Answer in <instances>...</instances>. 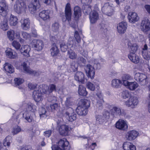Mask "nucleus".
Here are the masks:
<instances>
[{
  "label": "nucleus",
  "mask_w": 150,
  "mask_h": 150,
  "mask_svg": "<svg viewBox=\"0 0 150 150\" xmlns=\"http://www.w3.org/2000/svg\"><path fill=\"white\" fill-rule=\"evenodd\" d=\"M47 88V86L45 85H41L39 86V90L38 91L35 90L33 92V97L35 101L38 102L41 100L42 94L46 93L47 92L45 88Z\"/></svg>",
  "instance_id": "nucleus-1"
},
{
  "label": "nucleus",
  "mask_w": 150,
  "mask_h": 150,
  "mask_svg": "<svg viewBox=\"0 0 150 150\" xmlns=\"http://www.w3.org/2000/svg\"><path fill=\"white\" fill-rule=\"evenodd\" d=\"M73 37H70L68 39L67 45L65 43H62L60 45V47L61 51L63 52L66 51L68 48H75L77 46L75 40H73Z\"/></svg>",
  "instance_id": "nucleus-2"
},
{
  "label": "nucleus",
  "mask_w": 150,
  "mask_h": 150,
  "mask_svg": "<svg viewBox=\"0 0 150 150\" xmlns=\"http://www.w3.org/2000/svg\"><path fill=\"white\" fill-rule=\"evenodd\" d=\"M134 78L137 81H138L142 85L144 86L148 83L147 76L142 73H136L134 74Z\"/></svg>",
  "instance_id": "nucleus-3"
},
{
  "label": "nucleus",
  "mask_w": 150,
  "mask_h": 150,
  "mask_svg": "<svg viewBox=\"0 0 150 150\" xmlns=\"http://www.w3.org/2000/svg\"><path fill=\"white\" fill-rule=\"evenodd\" d=\"M64 115L69 121L73 122L76 119L77 115L74 109L69 107L67 109L64 114Z\"/></svg>",
  "instance_id": "nucleus-4"
},
{
  "label": "nucleus",
  "mask_w": 150,
  "mask_h": 150,
  "mask_svg": "<svg viewBox=\"0 0 150 150\" xmlns=\"http://www.w3.org/2000/svg\"><path fill=\"white\" fill-rule=\"evenodd\" d=\"M25 7L26 5L24 0H16L14 6V10L17 13L19 14Z\"/></svg>",
  "instance_id": "nucleus-5"
},
{
  "label": "nucleus",
  "mask_w": 150,
  "mask_h": 150,
  "mask_svg": "<svg viewBox=\"0 0 150 150\" xmlns=\"http://www.w3.org/2000/svg\"><path fill=\"white\" fill-rule=\"evenodd\" d=\"M138 103L139 100L137 97L132 96L128 100L125 102V104L127 106L133 108L138 105Z\"/></svg>",
  "instance_id": "nucleus-6"
},
{
  "label": "nucleus",
  "mask_w": 150,
  "mask_h": 150,
  "mask_svg": "<svg viewBox=\"0 0 150 150\" xmlns=\"http://www.w3.org/2000/svg\"><path fill=\"white\" fill-rule=\"evenodd\" d=\"M65 16L62 18V21L65 22L67 20L70 24L69 21L71 19V12L70 4L69 3H67L65 6Z\"/></svg>",
  "instance_id": "nucleus-7"
},
{
  "label": "nucleus",
  "mask_w": 150,
  "mask_h": 150,
  "mask_svg": "<svg viewBox=\"0 0 150 150\" xmlns=\"http://www.w3.org/2000/svg\"><path fill=\"white\" fill-rule=\"evenodd\" d=\"M28 6L31 13L33 14L40 8V5L38 0H32Z\"/></svg>",
  "instance_id": "nucleus-8"
},
{
  "label": "nucleus",
  "mask_w": 150,
  "mask_h": 150,
  "mask_svg": "<svg viewBox=\"0 0 150 150\" xmlns=\"http://www.w3.org/2000/svg\"><path fill=\"white\" fill-rule=\"evenodd\" d=\"M140 28L144 33H146L150 30V22L148 18H144L143 19L141 23Z\"/></svg>",
  "instance_id": "nucleus-9"
},
{
  "label": "nucleus",
  "mask_w": 150,
  "mask_h": 150,
  "mask_svg": "<svg viewBox=\"0 0 150 150\" xmlns=\"http://www.w3.org/2000/svg\"><path fill=\"white\" fill-rule=\"evenodd\" d=\"M51 12L50 10H44L39 13V15L43 21L47 22L49 21L51 18Z\"/></svg>",
  "instance_id": "nucleus-10"
},
{
  "label": "nucleus",
  "mask_w": 150,
  "mask_h": 150,
  "mask_svg": "<svg viewBox=\"0 0 150 150\" xmlns=\"http://www.w3.org/2000/svg\"><path fill=\"white\" fill-rule=\"evenodd\" d=\"M110 112L112 115L115 117H118L122 114L124 115L123 110L118 106H113L110 110Z\"/></svg>",
  "instance_id": "nucleus-11"
},
{
  "label": "nucleus",
  "mask_w": 150,
  "mask_h": 150,
  "mask_svg": "<svg viewBox=\"0 0 150 150\" xmlns=\"http://www.w3.org/2000/svg\"><path fill=\"white\" fill-rule=\"evenodd\" d=\"M96 101V106L99 109H101L103 108V104L104 103L103 95L101 93L98 92L96 94L95 96Z\"/></svg>",
  "instance_id": "nucleus-12"
},
{
  "label": "nucleus",
  "mask_w": 150,
  "mask_h": 150,
  "mask_svg": "<svg viewBox=\"0 0 150 150\" xmlns=\"http://www.w3.org/2000/svg\"><path fill=\"white\" fill-rule=\"evenodd\" d=\"M31 45L33 48L37 51L41 50L44 46L43 42L41 40L36 39L33 40Z\"/></svg>",
  "instance_id": "nucleus-13"
},
{
  "label": "nucleus",
  "mask_w": 150,
  "mask_h": 150,
  "mask_svg": "<svg viewBox=\"0 0 150 150\" xmlns=\"http://www.w3.org/2000/svg\"><path fill=\"white\" fill-rule=\"evenodd\" d=\"M139 134V132L137 131L132 130L126 133L125 138L127 140L132 141L135 139Z\"/></svg>",
  "instance_id": "nucleus-14"
},
{
  "label": "nucleus",
  "mask_w": 150,
  "mask_h": 150,
  "mask_svg": "<svg viewBox=\"0 0 150 150\" xmlns=\"http://www.w3.org/2000/svg\"><path fill=\"white\" fill-rule=\"evenodd\" d=\"M85 70L88 77L91 79H93L95 73V68L94 67L90 64H87Z\"/></svg>",
  "instance_id": "nucleus-15"
},
{
  "label": "nucleus",
  "mask_w": 150,
  "mask_h": 150,
  "mask_svg": "<svg viewBox=\"0 0 150 150\" xmlns=\"http://www.w3.org/2000/svg\"><path fill=\"white\" fill-rule=\"evenodd\" d=\"M8 9L5 0H1L0 1V15L5 16L8 12Z\"/></svg>",
  "instance_id": "nucleus-16"
},
{
  "label": "nucleus",
  "mask_w": 150,
  "mask_h": 150,
  "mask_svg": "<svg viewBox=\"0 0 150 150\" xmlns=\"http://www.w3.org/2000/svg\"><path fill=\"white\" fill-rule=\"evenodd\" d=\"M57 145L60 148H62L64 150H69L70 146L69 145V142L65 138L61 139L57 143Z\"/></svg>",
  "instance_id": "nucleus-17"
},
{
  "label": "nucleus",
  "mask_w": 150,
  "mask_h": 150,
  "mask_svg": "<svg viewBox=\"0 0 150 150\" xmlns=\"http://www.w3.org/2000/svg\"><path fill=\"white\" fill-rule=\"evenodd\" d=\"M74 78L75 80L83 84L86 81L84 74L81 71H78L76 73L74 74Z\"/></svg>",
  "instance_id": "nucleus-18"
},
{
  "label": "nucleus",
  "mask_w": 150,
  "mask_h": 150,
  "mask_svg": "<svg viewBox=\"0 0 150 150\" xmlns=\"http://www.w3.org/2000/svg\"><path fill=\"white\" fill-rule=\"evenodd\" d=\"M115 127L117 129L122 130H126L128 128V125L126 122L121 119L119 120L116 122Z\"/></svg>",
  "instance_id": "nucleus-19"
},
{
  "label": "nucleus",
  "mask_w": 150,
  "mask_h": 150,
  "mask_svg": "<svg viewBox=\"0 0 150 150\" xmlns=\"http://www.w3.org/2000/svg\"><path fill=\"white\" fill-rule=\"evenodd\" d=\"M127 18L129 22L131 23H135L139 19L137 14L135 12H129Z\"/></svg>",
  "instance_id": "nucleus-20"
},
{
  "label": "nucleus",
  "mask_w": 150,
  "mask_h": 150,
  "mask_svg": "<svg viewBox=\"0 0 150 150\" xmlns=\"http://www.w3.org/2000/svg\"><path fill=\"white\" fill-rule=\"evenodd\" d=\"M149 50L146 44H145L142 48V56L144 59L147 60L150 59Z\"/></svg>",
  "instance_id": "nucleus-21"
},
{
  "label": "nucleus",
  "mask_w": 150,
  "mask_h": 150,
  "mask_svg": "<svg viewBox=\"0 0 150 150\" xmlns=\"http://www.w3.org/2000/svg\"><path fill=\"white\" fill-rule=\"evenodd\" d=\"M127 27V23L126 22H122L120 23L117 26L118 32L120 34L124 33Z\"/></svg>",
  "instance_id": "nucleus-22"
},
{
  "label": "nucleus",
  "mask_w": 150,
  "mask_h": 150,
  "mask_svg": "<svg viewBox=\"0 0 150 150\" xmlns=\"http://www.w3.org/2000/svg\"><path fill=\"white\" fill-rule=\"evenodd\" d=\"M29 62L28 60L23 62L22 65L23 66L24 70L27 73L34 74V76H37L38 73L36 71H33L27 66L28 64H29Z\"/></svg>",
  "instance_id": "nucleus-23"
},
{
  "label": "nucleus",
  "mask_w": 150,
  "mask_h": 150,
  "mask_svg": "<svg viewBox=\"0 0 150 150\" xmlns=\"http://www.w3.org/2000/svg\"><path fill=\"white\" fill-rule=\"evenodd\" d=\"M124 86L130 90L134 91L138 87L139 85L135 81L131 82L125 81L124 82Z\"/></svg>",
  "instance_id": "nucleus-24"
},
{
  "label": "nucleus",
  "mask_w": 150,
  "mask_h": 150,
  "mask_svg": "<svg viewBox=\"0 0 150 150\" xmlns=\"http://www.w3.org/2000/svg\"><path fill=\"white\" fill-rule=\"evenodd\" d=\"M59 130L60 134L62 135L67 136L69 132V127L66 125H62L59 128Z\"/></svg>",
  "instance_id": "nucleus-25"
},
{
  "label": "nucleus",
  "mask_w": 150,
  "mask_h": 150,
  "mask_svg": "<svg viewBox=\"0 0 150 150\" xmlns=\"http://www.w3.org/2000/svg\"><path fill=\"white\" fill-rule=\"evenodd\" d=\"M30 50V48L28 45H22L20 51L21 53L24 56L28 57L30 56L29 52Z\"/></svg>",
  "instance_id": "nucleus-26"
},
{
  "label": "nucleus",
  "mask_w": 150,
  "mask_h": 150,
  "mask_svg": "<svg viewBox=\"0 0 150 150\" xmlns=\"http://www.w3.org/2000/svg\"><path fill=\"white\" fill-rule=\"evenodd\" d=\"M89 18L91 23H94L98 19L99 15L97 12L93 10L90 13Z\"/></svg>",
  "instance_id": "nucleus-27"
},
{
  "label": "nucleus",
  "mask_w": 150,
  "mask_h": 150,
  "mask_svg": "<svg viewBox=\"0 0 150 150\" xmlns=\"http://www.w3.org/2000/svg\"><path fill=\"white\" fill-rule=\"evenodd\" d=\"M124 150H136L135 146L132 143L129 142H124L123 145Z\"/></svg>",
  "instance_id": "nucleus-28"
},
{
  "label": "nucleus",
  "mask_w": 150,
  "mask_h": 150,
  "mask_svg": "<svg viewBox=\"0 0 150 150\" xmlns=\"http://www.w3.org/2000/svg\"><path fill=\"white\" fill-rule=\"evenodd\" d=\"M76 111L79 115L84 116L87 114L88 110L86 108L79 106L76 109Z\"/></svg>",
  "instance_id": "nucleus-29"
},
{
  "label": "nucleus",
  "mask_w": 150,
  "mask_h": 150,
  "mask_svg": "<svg viewBox=\"0 0 150 150\" xmlns=\"http://www.w3.org/2000/svg\"><path fill=\"white\" fill-rule=\"evenodd\" d=\"M21 27L24 30H27L30 28V21L28 18L24 19L21 22Z\"/></svg>",
  "instance_id": "nucleus-30"
},
{
  "label": "nucleus",
  "mask_w": 150,
  "mask_h": 150,
  "mask_svg": "<svg viewBox=\"0 0 150 150\" xmlns=\"http://www.w3.org/2000/svg\"><path fill=\"white\" fill-rule=\"evenodd\" d=\"M128 56L129 59L135 64H137L139 62V57L135 53H129Z\"/></svg>",
  "instance_id": "nucleus-31"
},
{
  "label": "nucleus",
  "mask_w": 150,
  "mask_h": 150,
  "mask_svg": "<svg viewBox=\"0 0 150 150\" xmlns=\"http://www.w3.org/2000/svg\"><path fill=\"white\" fill-rule=\"evenodd\" d=\"M4 69L7 72L9 73H12L14 72V69L11 64L6 63L4 65Z\"/></svg>",
  "instance_id": "nucleus-32"
},
{
  "label": "nucleus",
  "mask_w": 150,
  "mask_h": 150,
  "mask_svg": "<svg viewBox=\"0 0 150 150\" xmlns=\"http://www.w3.org/2000/svg\"><path fill=\"white\" fill-rule=\"evenodd\" d=\"M50 51L51 55L53 57L57 56L59 52V49L55 44H53L50 50Z\"/></svg>",
  "instance_id": "nucleus-33"
},
{
  "label": "nucleus",
  "mask_w": 150,
  "mask_h": 150,
  "mask_svg": "<svg viewBox=\"0 0 150 150\" xmlns=\"http://www.w3.org/2000/svg\"><path fill=\"white\" fill-rule=\"evenodd\" d=\"M78 92L79 95L83 96H86L87 93L86 88L82 85H79Z\"/></svg>",
  "instance_id": "nucleus-34"
},
{
  "label": "nucleus",
  "mask_w": 150,
  "mask_h": 150,
  "mask_svg": "<svg viewBox=\"0 0 150 150\" xmlns=\"http://www.w3.org/2000/svg\"><path fill=\"white\" fill-rule=\"evenodd\" d=\"M39 114L40 119L42 120L46 119L48 116L47 112L43 108H41L40 109Z\"/></svg>",
  "instance_id": "nucleus-35"
},
{
  "label": "nucleus",
  "mask_w": 150,
  "mask_h": 150,
  "mask_svg": "<svg viewBox=\"0 0 150 150\" xmlns=\"http://www.w3.org/2000/svg\"><path fill=\"white\" fill-rule=\"evenodd\" d=\"M79 106L88 109L90 106V101L86 99H81L79 102Z\"/></svg>",
  "instance_id": "nucleus-36"
},
{
  "label": "nucleus",
  "mask_w": 150,
  "mask_h": 150,
  "mask_svg": "<svg viewBox=\"0 0 150 150\" xmlns=\"http://www.w3.org/2000/svg\"><path fill=\"white\" fill-rule=\"evenodd\" d=\"M128 47L130 50L129 53H135L138 48V46L136 44H128Z\"/></svg>",
  "instance_id": "nucleus-37"
},
{
  "label": "nucleus",
  "mask_w": 150,
  "mask_h": 150,
  "mask_svg": "<svg viewBox=\"0 0 150 150\" xmlns=\"http://www.w3.org/2000/svg\"><path fill=\"white\" fill-rule=\"evenodd\" d=\"M8 21L6 18H4L0 23V28L4 31H6L8 29Z\"/></svg>",
  "instance_id": "nucleus-38"
},
{
  "label": "nucleus",
  "mask_w": 150,
  "mask_h": 150,
  "mask_svg": "<svg viewBox=\"0 0 150 150\" xmlns=\"http://www.w3.org/2000/svg\"><path fill=\"white\" fill-rule=\"evenodd\" d=\"M17 17L12 15H11L9 19V22L11 25H16L18 23Z\"/></svg>",
  "instance_id": "nucleus-39"
},
{
  "label": "nucleus",
  "mask_w": 150,
  "mask_h": 150,
  "mask_svg": "<svg viewBox=\"0 0 150 150\" xmlns=\"http://www.w3.org/2000/svg\"><path fill=\"white\" fill-rule=\"evenodd\" d=\"M122 83V81L117 79H113L112 81L111 85L112 87L114 88H118Z\"/></svg>",
  "instance_id": "nucleus-40"
},
{
  "label": "nucleus",
  "mask_w": 150,
  "mask_h": 150,
  "mask_svg": "<svg viewBox=\"0 0 150 150\" xmlns=\"http://www.w3.org/2000/svg\"><path fill=\"white\" fill-rule=\"evenodd\" d=\"M74 14L75 18L77 19L81 15V8L78 6L74 7Z\"/></svg>",
  "instance_id": "nucleus-41"
},
{
  "label": "nucleus",
  "mask_w": 150,
  "mask_h": 150,
  "mask_svg": "<svg viewBox=\"0 0 150 150\" xmlns=\"http://www.w3.org/2000/svg\"><path fill=\"white\" fill-rule=\"evenodd\" d=\"M100 32L103 35H105L107 31V29L105 25L103 23H101L99 25Z\"/></svg>",
  "instance_id": "nucleus-42"
},
{
  "label": "nucleus",
  "mask_w": 150,
  "mask_h": 150,
  "mask_svg": "<svg viewBox=\"0 0 150 150\" xmlns=\"http://www.w3.org/2000/svg\"><path fill=\"white\" fill-rule=\"evenodd\" d=\"M83 12L85 15H88L91 12V6H90L85 5L83 7Z\"/></svg>",
  "instance_id": "nucleus-43"
},
{
  "label": "nucleus",
  "mask_w": 150,
  "mask_h": 150,
  "mask_svg": "<svg viewBox=\"0 0 150 150\" xmlns=\"http://www.w3.org/2000/svg\"><path fill=\"white\" fill-rule=\"evenodd\" d=\"M74 103L72 98L70 97L67 98L65 101V105L67 107L72 106Z\"/></svg>",
  "instance_id": "nucleus-44"
},
{
  "label": "nucleus",
  "mask_w": 150,
  "mask_h": 150,
  "mask_svg": "<svg viewBox=\"0 0 150 150\" xmlns=\"http://www.w3.org/2000/svg\"><path fill=\"white\" fill-rule=\"evenodd\" d=\"M11 137L10 136H8L3 141V144L4 146H9L11 141Z\"/></svg>",
  "instance_id": "nucleus-45"
},
{
  "label": "nucleus",
  "mask_w": 150,
  "mask_h": 150,
  "mask_svg": "<svg viewBox=\"0 0 150 150\" xmlns=\"http://www.w3.org/2000/svg\"><path fill=\"white\" fill-rule=\"evenodd\" d=\"M6 56L10 58L15 59L17 57V54L16 53L13 54L12 52L10 51H6Z\"/></svg>",
  "instance_id": "nucleus-46"
},
{
  "label": "nucleus",
  "mask_w": 150,
  "mask_h": 150,
  "mask_svg": "<svg viewBox=\"0 0 150 150\" xmlns=\"http://www.w3.org/2000/svg\"><path fill=\"white\" fill-rule=\"evenodd\" d=\"M68 54L69 57L71 59H75L77 57V54L74 51L71 49L68 52Z\"/></svg>",
  "instance_id": "nucleus-47"
},
{
  "label": "nucleus",
  "mask_w": 150,
  "mask_h": 150,
  "mask_svg": "<svg viewBox=\"0 0 150 150\" xmlns=\"http://www.w3.org/2000/svg\"><path fill=\"white\" fill-rule=\"evenodd\" d=\"M77 62L78 64L82 66H84L86 63V60L83 58L81 57H79L78 58Z\"/></svg>",
  "instance_id": "nucleus-48"
},
{
  "label": "nucleus",
  "mask_w": 150,
  "mask_h": 150,
  "mask_svg": "<svg viewBox=\"0 0 150 150\" xmlns=\"http://www.w3.org/2000/svg\"><path fill=\"white\" fill-rule=\"evenodd\" d=\"M110 9V6L108 3H106L104 4V6L102 8V10L103 12L105 13H108V11Z\"/></svg>",
  "instance_id": "nucleus-49"
},
{
  "label": "nucleus",
  "mask_w": 150,
  "mask_h": 150,
  "mask_svg": "<svg viewBox=\"0 0 150 150\" xmlns=\"http://www.w3.org/2000/svg\"><path fill=\"white\" fill-rule=\"evenodd\" d=\"M96 118L97 123L99 124H102L104 121V117L102 115H96Z\"/></svg>",
  "instance_id": "nucleus-50"
},
{
  "label": "nucleus",
  "mask_w": 150,
  "mask_h": 150,
  "mask_svg": "<svg viewBox=\"0 0 150 150\" xmlns=\"http://www.w3.org/2000/svg\"><path fill=\"white\" fill-rule=\"evenodd\" d=\"M15 32L13 30L8 31L7 33L8 37L11 40H13L14 39Z\"/></svg>",
  "instance_id": "nucleus-51"
},
{
  "label": "nucleus",
  "mask_w": 150,
  "mask_h": 150,
  "mask_svg": "<svg viewBox=\"0 0 150 150\" xmlns=\"http://www.w3.org/2000/svg\"><path fill=\"white\" fill-rule=\"evenodd\" d=\"M35 106L32 103L28 104L27 106V110L28 111H31L32 112H34Z\"/></svg>",
  "instance_id": "nucleus-52"
},
{
  "label": "nucleus",
  "mask_w": 150,
  "mask_h": 150,
  "mask_svg": "<svg viewBox=\"0 0 150 150\" xmlns=\"http://www.w3.org/2000/svg\"><path fill=\"white\" fill-rule=\"evenodd\" d=\"M21 34L23 38L26 40H30L31 38V35L30 34L26 32L22 31Z\"/></svg>",
  "instance_id": "nucleus-53"
},
{
  "label": "nucleus",
  "mask_w": 150,
  "mask_h": 150,
  "mask_svg": "<svg viewBox=\"0 0 150 150\" xmlns=\"http://www.w3.org/2000/svg\"><path fill=\"white\" fill-rule=\"evenodd\" d=\"M59 24L57 22L54 23L52 25V29L53 31L54 32H58L59 28Z\"/></svg>",
  "instance_id": "nucleus-54"
},
{
  "label": "nucleus",
  "mask_w": 150,
  "mask_h": 150,
  "mask_svg": "<svg viewBox=\"0 0 150 150\" xmlns=\"http://www.w3.org/2000/svg\"><path fill=\"white\" fill-rule=\"evenodd\" d=\"M78 66L75 62H72L70 64V70L71 71L75 72L77 70Z\"/></svg>",
  "instance_id": "nucleus-55"
},
{
  "label": "nucleus",
  "mask_w": 150,
  "mask_h": 150,
  "mask_svg": "<svg viewBox=\"0 0 150 150\" xmlns=\"http://www.w3.org/2000/svg\"><path fill=\"white\" fill-rule=\"evenodd\" d=\"M12 45L16 50L20 49L21 46V45L19 42L16 40H14L12 42Z\"/></svg>",
  "instance_id": "nucleus-56"
},
{
  "label": "nucleus",
  "mask_w": 150,
  "mask_h": 150,
  "mask_svg": "<svg viewBox=\"0 0 150 150\" xmlns=\"http://www.w3.org/2000/svg\"><path fill=\"white\" fill-rule=\"evenodd\" d=\"M28 87L31 90H34L38 91V90H39V86L38 88H37V85L36 84H32V83H29L28 84Z\"/></svg>",
  "instance_id": "nucleus-57"
},
{
  "label": "nucleus",
  "mask_w": 150,
  "mask_h": 150,
  "mask_svg": "<svg viewBox=\"0 0 150 150\" xmlns=\"http://www.w3.org/2000/svg\"><path fill=\"white\" fill-rule=\"evenodd\" d=\"M131 79V76L129 74H125L122 77V82L123 84L124 85V82L128 81L127 80Z\"/></svg>",
  "instance_id": "nucleus-58"
},
{
  "label": "nucleus",
  "mask_w": 150,
  "mask_h": 150,
  "mask_svg": "<svg viewBox=\"0 0 150 150\" xmlns=\"http://www.w3.org/2000/svg\"><path fill=\"white\" fill-rule=\"evenodd\" d=\"M15 84L16 86H19L23 82L24 80L19 78H16L14 79Z\"/></svg>",
  "instance_id": "nucleus-59"
},
{
  "label": "nucleus",
  "mask_w": 150,
  "mask_h": 150,
  "mask_svg": "<svg viewBox=\"0 0 150 150\" xmlns=\"http://www.w3.org/2000/svg\"><path fill=\"white\" fill-rule=\"evenodd\" d=\"M23 117L28 122H31L32 120V117L29 116V115L26 113H24L23 114Z\"/></svg>",
  "instance_id": "nucleus-60"
},
{
  "label": "nucleus",
  "mask_w": 150,
  "mask_h": 150,
  "mask_svg": "<svg viewBox=\"0 0 150 150\" xmlns=\"http://www.w3.org/2000/svg\"><path fill=\"white\" fill-rule=\"evenodd\" d=\"M122 96L124 99L128 98L129 96V93L127 90H124L122 92Z\"/></svg>",
  "instance_id": "nucleus-61"
},
{
  "label": "nucleus",
  "mask_w": 150,
  "mask_h": 150,
  "mask_svg": "<svg viewBox=\"0 0 150 150\" xmlns=\"http://www.w3.org/2000/svg\"><path fill=\"white\" fill-rule=\"evenodd\" d=\"M74 36L77 42L78 43H79L81 41V38L77 31H75Z\"/></svg>",
  "instance_id": "nucleus-62"
},
{
  "label": "nucleus",
  "mask_w": 150,
  "mask_h": 150,
  "mask_svg": "<svg viewBox=\"0 0 150 150\" xmlns=\"http://www.w3.org/2000/svg\"><path fill=\"white\" fill-rule=\"evenodd\" d=\"M87 86L88 88L91 91H94L95 90V86L91 82H88L87 84Z\"/></svg>",
  "instance_id": "nucleus-63"
},
{
  "label": "nucleus",
  "mask_w": 150,
  "mask_h": 150,
  "mask_svg": "<svg viewBox=\"0 0 150 150\" xmlns=\"http://www.w3.org/2000/svg\"><path fill=\"white\" fill-rule=\"evenodd\" d=\"M21 130V129L20 127L18 126H16L13 128L12 133L13 135H15L20 132Z\"/></svg>",
  "instance_id": "nucleus-64"
}]
</instances>
